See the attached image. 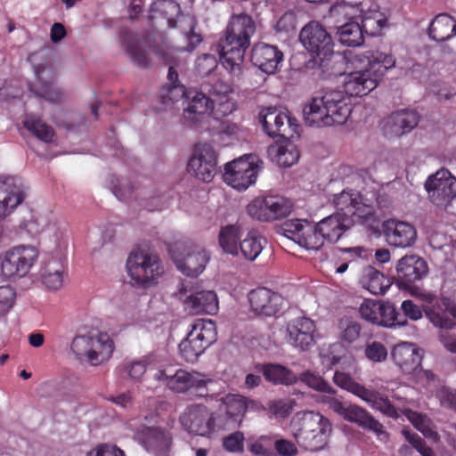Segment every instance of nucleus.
<instances>
[{
	"label": "nucleus",
	"mask_w": 456,
	"mask_h": 456,
	"mask_svg": "<svg viewBox=\"0 0 456 456\" xmlns=\"http://www.w3.org/2000/svg\"><path fill=\"white\" fill-rule=\"evenodd\" d=\"M354 224L349 215L336 212L313 224L306 219L286 221L281 228L284 235L308 250H318L324 241L337 242Z\"/></svg>",
	"instance_id": "1"
},
{
	"label": "nucleus",
	"mask_w": 456,
	"mask_h": 456,
	"mask_svg": "<svg viewBox=\"0 0 456 456\" xmlns=\"http://www.w3.org/2000/svg\"><path fill=\"white\" fill-rule=\"evenodd\" d=\"M255 31L256 24L250 15L240 13L231 17L224 37L217 45L221 62L231 75H241L245 53L250 45V39Z\"/></svg>",
	"instance_id": "2"
},
{
	"label": "nucleus",
	"mask_w": 456,
	"mask_h": 456,
	"mask_svg": "<svg viewBox=\"0 0 456 456\" xmlns=\"http://www.w3.org/2000/svg\"><path fill=\"white\" fill-rule=\"evenodd\" d=\"M352 110L350 97L343 91L330 90L311 98L303 109V117L309 126H338L346 122Z\"/></svg>",
	"instance_id": "3"
},
{
	"label": "nucleus",
	"mask_w": 456,
	"mask_h": 456,
	"mask_svg": "<svg viewBox=\"0 0 456 456\" xmlns=\"http://www.w3.org/2000/svg\"><path fill=\"white\" fill-rule=\"evenodd\" d=\"M126 269L133 284L143 289L156 285L164 273L160 258L156 254L144 250L130 253L126 260Z\"/></svg>",
	"instance_id": "4"
},
{
	"label": "nucleus",
	"mask_w": 456,
	"mask_h": 456,
	"mask_svg": "<svg viewBox=\"0 0 456 456\" xmlns=\"http://www.w3.org/2000/svg\"><path fill=\"white\" fill-rule=\"evenodd\" d=\"M168 252L177 269L189 277L200 275L209 260L203 248L187 240H178L170 244Z\"/></svg>",
	"instance_id": "5"
},
{
	"label": "nucleus",
	"mask_w": 456,
	"mask_h": 456,
	"mask_svg": "<svg viewBox=\"0 0 456 456\" xmlns=\"http://www.w3.org/2000/svg\"><path fill=\"white\" fill-rule=\"evenodd\" d=\"M217 338L216 323L211 320H198L191 325L185 338L179 344L181 356L194 362Z\"/></svg>",
	"instance_id": "6"
},
{
	"label": "nucleus",
	"mask_w": 456,
	"mask_h": 456,
	"mask_svg": "<svg viewBox=\"0 0 456 456\" xmlns=\"http://www.w3.org/2000/svg\"><path fill=\"white\" fill-rule=\"evenodd\" d=\"M70 347L77 358H85L90 364L97 366L111 357L114 343L106 333L77 335Z\"/></svg>",
	"instance_id": "7"
},
{
	"label": "nucleus",
	"mask_w": 456,
	"mask_h": 456,
	"mask_svg": "<svg viewBox=\"0 0 456 456\" xmlns=\"http://www.w3.org/2000/svg\"><path fill=\"white\" fill-rule=\"evenodd\" d=\"M413 296L423 302V311L436 327L450 330L455 325L456 303L448 297H437L430 291H418Z\"/></svg>",
	"instance_id": "8"
},
{
	"label": "nucleus",
	"mask_w": 456,
	"mask_h": 456,
	"mask_svg": "<svg viewBox=\"0 0 456 456\" xmlns=\"http://www.w3.org/2000/svg\"><path fill=\"white\" fill-rule=\"evenodd\" d=\"M299 38L314 63L322 69L326 68L334 54L333 40L326 29L318 22L312 21L302 28Z\"/></svg>",
	"instance_id": "9"
},
{
	"label": "nucleus",
	"mask_w": 456,
	"mask_h": 456,
	"mask_svg": "<svg viewBox=\"0 0 456 456\" xmlns=\"http://www.w3.org/2000/svg\"><path fill=\"white\" fill-rule=\"evenodd\" d=\"M292 209V201L278 194L256 197L247 206L248 216L260 222H273L286 218Z\"/></svg>",
	"instance_id": "10"
},
{
	"label": "nucleus",
	"mask_w": 456,
	"mask_h": 456,
	"mask_svg": "<svg viewBox=\"0 0 456 456\" xmlns=\"http://www.w3.org/2000/svg\"><path fill=\"white\" fill-rule=\"evenodd\" d=\"M182 426L191 434L208 436L213 432L225 428L223 417L218 412H209L207 406L192 405L181 416Z\"/></svg>",
	"instance_id": "11"
},
{
	"label": "nucleus",
	"mask_w": 456,
	"mask_h": 456,
	"mask_svg": "<svg viewBox=\"0 0 456 456\" xmlns=\"http://www.w3.org/2000/svg\"><path fill=\"white\" fill-rule=\"evenodd\" d=\"M183 115L187 125L191 128L203 131L212 118L214 100L203 92L189 89L187 100L183 101Z\"/></svg>",
	"instance_id": "12"
},
{
	"label": "nucleus",
	"mask_w": 456,
	"mask_h": 456,
	"mask_svg": "<svg viewBox=\"0 0 456 456\" xmlns=\"http://www.w3.org/2000/svg\"><path fill=\"white\" fill-rule=\"evenodd\" d=\"M38 256L37 249L33 246H17L6 251L1 261V271L5 278L25 276Z\"/></svg>",
	"instance_id": "13"
},
{
	"label": "nucleus",
	"mask_w": 456,
	"mask_h": 456,
	"mask_svg": "<svg viewBox=\"0 0 456 456\" xmlns=\"http://www.w3.org/2000/svg\"><path fill=\"white\" fill-rule=\"evenodd\" d=\"M427 262L419 256L406 255L396 265L395 280L400 289L410 291L413 296L416 290L423 291L416 283L428 275Z\"/></svg>",
	"instance_id": "14"
},
{
	"label": "nucleus",
	"mask_w": 456,
	"mask_h": 456,
	"mask_svg": "<svg viewBox=\"0 0 456 456\" xmlns=\"http://www.w3.org/2000/svg\"><path fill=\"white\" fill-rule=\"evenodd\" d=\"M430 200L437 207H446L456 197V178L446 168L430 175L425 183Z\"/></svg>",
	"instance_id": "15"
},
{
	"label": "nucleus",
	"mask_w": 456,
	"mask_h": 456,
	"mask_svg": "<svg viewBox=\"0 0 456 456\" xmlns=\"http://www.w3.org/2000/svg\"><path fill=\"white\" fill-rule=\"evenodd\" d=\"M286 113L274 107H267L259 112V122L264 132L270 137L290 138L294 136L297 125Z\"/></svg>",
	"instance_id": "16"
},
{
	"label": "nucleus",
	"mask_w": 456,
	"mask_h": 456,
	"mask_svg": "<svg viewBox=\"0 0 456 456\" xmlns=\"http://www.w3.org/2000/svg\"><path fill=\"white\" fill-rule=\"evenodd\" d=\"M216 153L208 143H203L195 148L190 159L187 170L198 179L209 183L212 181L216 167Z\"/></svg>",
	"instance_id": "17"
},
{
	"label": "nucleus",
	"mask_w": 456,
	"mask_h": 456,
	"mask_svg": "<svg viewBox=\"0 0 456 456\" xmlns=\"http://www.w3.org/2000/svg\"><path fill=\"white\" fill-rule=\"evenodd\" d=\"M256 177L257 165L247 159H235L224 167V181L239 191L246 190L255 183Z\"/></svg>",
	"instance_id": "18"
},
{
	"label": "nucleus",
	"mask_w": 456,
	"mask_h": 456,
	"mask_svg": "<svg viewBox=\"0 0 456 456\" xmlns=\"http://www.w3.org/2000/svg\"><path fill=\"white\" fill-rule=\"evenodd\" d=\"M248 298L250 310L257 316H274L281 311L283 305L281 295L265 287L252 289Z\"/></svg>",
	"instance_id": "19"
},
{
	"label": "nucleus",
	"mask_w": 456,
	"mask_h": 456,
	"mask_svg": "<svg viewBox=\"0 0 456 456\" xmlns=\"http://www.w3.org/2000/svg\"><path fill=\"white\" fill-rule=\"evenodd\" d=\"M286 338L289 345L302 351L315 344V322L307 317H298L287 324Z\"/></svg>",
	"instance_id": "20"
},
{
	"label": "nucleus",
	"mask_w": 456,
	"mask_h": 456,
	"mask_svg": "<svg viewBox=\"0 0 456 456\" xmlns=\"http://www.w3.org/2000/svg\"><path fill=\"white\" fill-rule=\"evenodd\" d=\"M378 84L379 80L367 66L345 75L343 92L348 97H362L375 89Z\"/></svg>",
	"instance_id": "21"
},
{
	"label": "nucleus",
	"mask_w": 456,
	"mask_h": 456,
	"mask_svg": "<svg viewBox=\"0 0 456 456\" xmlns=\"http://www.w3.org/2000/svg\"><path fill=\"white\" fill-rule=\"evenodd\" d=\"M252 64L266 74H274L283 61V53L273 45L256 44L251 50Z\"/></svg>",
	"instance_id": "22"
},
{
	"label": "nucleus",
	"mask_w": 456,
	"mask_h": 456,
	"mask_svg": "<svg viewBox=\"0 0 456 456\" xmlns=\"http://www.w3.org/2000/svg\"><path fill=\"white\" fill-rule=\"evenodd\" d=\"M384 234L389 245L398 248L411 246L417 239V232L409 223L388 219L383 223Z\"/></svg>",
	"instance_id": "23"
},
{
	"label": "nucleus",
	"mask_w": 456,
	"mask_h": 456,
	"mask_svg": "<svg viewBox=\"0 0 456 456\" xmlns=\"http://www.w3.org/2000/svg\"><path fill=\"white\" fill-rule=\"evenodd\" d=\"M391 356L395 364L404 374H413L421 364L420 350L413 343H398L393 347Z\"/></svg>",
	"instance_id": "24"
},
{
	"label": "nucleus",
	"mask_w": 456,
	"mask_h": 456,
	"mask_svg": "<svg viewBox=\"0 0 456 456\" xmlns=\"http://www.w3.org/2000/svg\"><path fill=\"white\" fill-rule=\"evenodd\" d=\"M24 199L23 188L16 178L0 180V219L9 216Z\"/></svg>",
	"instance_id": "25"
},
{
	"label": "nucleus",
	"mask_w": 456,
	"mask_h": 456,
	"mask_svg": "<svg viewBox=\"0 0 456 456\" xmlns=\"http://www.w3.org/2000/svg\"><path fill=\"white\" fill-rule=\"evenodd\" d=\"M324 416L313 411H301L297 413L291 422L293 436L299 446L305 448L309 441L314 442L310 437L311 431L318 428V425L322 421Z\"/></svg>",
	"instance_id": "26"
},
{
	"label": "nucleus",
	"mask_w": 456,
	"mask_h": 456,
	"mask_svg": "<svg viewBox=\"0 0 456 456\" xmlns=\"http://www.w3.org/2000/svg\"><path fill=\"white\" fill-rule=\"evenodd\" d=\"M345 419L374 433L380 441L387 442L389 439V434L385 427L368 411L358 405L349 404Z\"/></svg>",
	"instance_id": "27"
},
{
	"label": "nucleus",
	"mask_w": 456,
	"mask_h": 456,
	"mask_svg": "<svg viewBox=\"0 0 456 456\" xmlns=\"http://www.w3.org/2000/svg\"><path fill=\"white\" fill-rule=\"evenodd\" d=\"M419 115L416 110H402L393 112L385 123V132L391 136H402L417 126Z\"/></svg>",
	"instance_id": "28"
},
{
	"label": "nucleus",
	"mask_w": 456,
	"mask_h": 456,
	"mask_svg": "<svg viewBox=\"0 0 456 456\" xmlns=\"http://www.w3.org/2000/svg\"><path fill=\"white\" fill-rule=\"evenodd\" d=\"M191 314H215L218 310V299L213 290H201L190 295L184 301Z\"/></svg>",
	"instance_id": "29"
},
{
	"label": "nucleus",
	"mask_w": 456,
	"mask_h": 456,
	"mask_svg": "<svg viewBox=\"0 0 456 456\" xmlns=\"http://www.w3.org/2000/svg\"><path fill=\"white\" fill-rule=\"evenodd\" d=\"M360 284L371 294L384 295L390 288L391 281L376 268L367 265L362 269Z\"/></svg>",
	"instance_id": "30"
},
{
	"label": "nucleus",
	"mask_w": 456,
	"mask_h": 456,
	"mask_svg": "<svg viewBox=\"0 0 456 456\" xmlns=\"http://www.w3.org/2000/svg\"><path fill=\"white\" fill-rule=\"evenodd\" d=\"M197 20L195 17L190 13H183L175 19L174 25H170L171 28H179L182 34L185 37L188 45L186 50L189 52L193 51L197 45L202 41V37L200 33L195 31Z\"/></svg>",
	"instance_id": "31"
},
{
	"label": "nucleus",
	"mask_w": 456,
	"mask_h": 456,
	"mask_svg": "<svg viewBox=\"0 0 456 456\" xmlns=\"http://www.w3.org/2000/svg\"><path fill=\"white\" fill-rule=\"evenodd\" d=\"M223 404L224 406L226 420L224 421V417H222L223 422L225 423V428L230 423L233 425L240 424L248 408L247 398L240 395H228L224 399ZM220 414L223 415L222 413Z\"/></svg>",
	"instance_id": "32"
},
{
	"label": "nucleus",
	"mask_w": 456,
	"mask_h": 456,
	"mask_svg": "<svg viewBox=\"0 0 456 456\" xmlns=\"http://www.w3.org/2000/svg\"><path fill=\"white\" fill-rule=\"evenodd\" d=\"M268 156L280 167H291L299 159V151L292 142L272 144L267 150Z\"/></svg>",
	"instance_id": "33"
},
{
	"label": "nucleus",
	"mask_w": 456,
	"mask_h": 456,
	"mask_svg": "<svg viewBox=\"0 0 456 456\" xmlns=\"http://www.w3.org/2000/svg\"><path fill=\"white\" fill-rule=\"evenodd\" d=\"M37 76V83L30 86V91L36 96L45 99L50 102H59L62 99V93L60 89L54 86L53 81H46L43 78L42 74L45 69L37 67L35 69Z\"/></svg>",
	"instance_id": "34"
},
{
	"label": "nucleus",
	"mask_w": 456,
	"mask_h": 456,
	"mask_svg": "<svg viewBox=\"0 0 456 456\" xmlns=\"http://www.w3.org/2000/svg\"><path fill=\"white\" fill-rule=\"evenodd\" d=\"M180 14V4L174 0H157L151 4L150 8L151 20H166L167 27L174 25V21Z\"/></svg>",
	"instance_id": "35"
},
{
	"label": "nucleus",
	"mask_w": 456,
	"mask_h": 456,
	"mask_svg": "<svg viewBox=\"0 0 456 456\" xmlns=\"http://www.w3.org/2000/svg\"><path fill=\"white\" fill-rule=\"evenodd\" d=\"M122 45L126 47V52L134 65L146 69L150 64L149 54L142 42L135 38L130 33L126 34L121 39Z\"/></svg>",
	"instance_id": "36"
},
{
	"label": "nucleus",
	"mask_w": 456,
	"mask_h": 456,
	"mask_svg": "<svg viewBox=\"0 0 456 456\" xmlns=\"http://www.w3.org/2000/svg\"><path fill=\"white\" fill-rule=\"evenodd\" d=\"M364 56L367 65L373 75L379 81L386 71L395 65V59L390 53H385L379 51H369Z\"/></svg>",
	"instance_id": "37"
},
{
	"label": "nucleus",
	"mask_w": 456,
	"mask_h": 456,
	"mask_svg": "<svg viewBox=\"0 0 456 456\" xmlns=\"http://www.w3.org/2000/svg\"><path fill=\"white\" fill-rule=\"evenodd\" d=\"M453 18L448 13L437 14L430 22L428 34L429 37L437 42H444L452 38V23Z\"/></svg>",
	"instance_id": "38"
},
{
	"label": "nucleus",
	"mask_w": 456,
	"mask_h": 456,
	"mask_svg": "<svg viewBox=\"0 0 456 456\" xmlns=\"http://www.w3.org/2000/svg\"><path fill=\"white\" fill-rule=\"evenodd\" d=\"M361 399L365 401L372 409L380 411L382 414L396 419L398 412L387 396H383L380 393L366 388Z\"/></svg>",
	"instance_id": "39"
},
{
	"label": "nucleus",
	"mask_w": 456,
	"mask_h": 456,
	"mask_svg": "<svg viewBox=\"0 0 456 456\" xmlns=\"http://www.w3.org/2000/svg\"><path fill=\"white\" fill-rule=\"evenodd\" d=\"M24 127L38 140L50 142L55 134L53 128L45 123L40 117L33 114L27 115L23 120Z\"/></svg>",
	"instance_id": "40"
},
{
	"label": "nucleus",
	"mask_w": 456,
	"mask_h": 456,
	"mask_svg": "<svg viewBox=\"0 0 456 456\" xmlns=\"http://www.w3.org/2000/svg\"><path fill=\"white\" fill-rule=\"evenodd\" d=\"M263 375L265 379L274 384L293 385L297 381V377L290 370L281 364H265Z\"/></svg>",
	"instance_id": "41"
},
{
	"label": "nucleus",
	"mask_w": 456,
	"mask_h": 456,
	"mask_svg": "<svg viewBox=\"0 0 456 456\" xmlns=\"http://www.w3.org/2000/svg\"><path fill=\"white\" fill-rule=\"evenodd\" d=\"M240 237V226L239 224H228L223 226L219 232L218 240L223 250L228 254L238 255V240Z\"/></svg>",
	"instance_id": "42"
},
{
	"label": "nucleus",
	"mask_w": 456,
	"mask_h": 456,
	"mask_svg": "<svg viewBox=\"0 0 456 456\" xmlns=\"http://www.w3.org/2000/svg\"><path fill=\"white\" fill-rule=\"evenodd\" d=\"M340 43L347 46H360L363 44L364 37L360 23L348 21L338 29Z\"/></svg>",
	"instance_id": "43"
},
{
	"label": "nucleus",
	"mask_w": 456,
	"mask_h": 456,
	"mask_svg": "<svg viewBox=\"0 0 456 456\" xmlns=\"http://www.w3.org/2000/svg\"><path fill=\"white\" fill-rule=\"evenodd\" d=\"M64 266L57 260L50 261L42 273V282L53 290L61 288L63 283Z\"/></svg>",
	"instance_id": "44"
},
{
	"label": "nucleus",
	"mask_w": 456,
	"mask_h": 456,
	"mask_svg": "<svg viewBox=\"0 0 456 456\" xmlns=\"http://www.w3.org/2000/svg\"><path fill=\"white\" fill-rule=\"evenodd\" d=\"M331 430L332 425L330 421L324 417L322 421L319 423L318 428L311 431L310 437H313L314 442L309 441V443L305 444V449L312 452L323 449L329 442Z\"/></svg>",
	"instance_id": "45"
},
{
	"label": "nucleus",
	"mask_w": 456,
	"mask_h": 456,
	"mask_svg": "<svg viewBox=\"0 0 456 456\" xmlns=\"http://www.w3.org/2000/svg\"><path fill=\"white\" fill-rule=\"evenodd\" d=\"M262 239L254 231L248 233L240 243V249L245 259L254 261L260 255L263 250Z\"/></svg>",
	"instance_id": "46"
},
{
	"label": "nucleus",
	"mask_w": 456,
	"mask_h": 456,
	"mask_svg": "<svg viewBox=\"0 0 456 456\" xmlns=\"http://www.w3.org/2000/svg\"><path fill=\"white\" fill-rule=\"evenodd\" d=\"M339 339L343 344L351 345L355 342L361 335V324L351 318H342L338 322Z\"/></svg>",
	"instance_id": "47"
},
{
	"label": "nucleus",
	"mask_w": 456,
	"mask_h": 456,
	"mask_svg": "<svg viewBox=\"0 0 456 456\" xmlns=\"http://www.w3.org/2000/svg\"><path fill=\"white\" fill-rule=\"evenodd\" d=\"M195 379H198V372L191 373L179 369L167 379V387L176 392H184L191 389Z\"/></svg>",
	"instance_id": "48"
},
{
	"label": "nucleus",
	"mask_w": 456,
	"mask_h": 456,
	"mask_svg": "<svg viewBox=\"0 0 456 456\" xmlns=\"http://www.w3.org/2000/svg\"><path fill=\"white\" fill-rule=\"evenodd\" d=\"M204 130L209 131L212 134L230 137L238 134L239 127L237 124L230 119L213 117L210 118V122L205 126Z\"/></svg>",
	"instance_id": "49"
},
{
	"label": "nucleus",
	"mask_w": 456,
	"mask_h": 456,
	"mask_svg": "<svg viewBox=\"0 0 456 456\" xmlns=\"http://www.w3.org/2000/svg\"><path fill=\"white\" fill-rule=\"evenodd\" d=\"M407 321L396 310V308L389 304H380V314L379 315L378 325L385 327L404 326Z\"/></svg>",
	"instance_id": "50"
},
{
	"label": "nucleus",
	"mask_w": 456,
	"mask_h": 456,
	"mask_svg": "<svg viewBox=\"0 0 456 456\" xmlns=\"http://www.w3.org/2000/svg\"><path fill=\"white\" fill-rule=\"evenodd\" d=\"M354 216L362 224L373 227L379 223V218L373 206L362 203L359 200L355 204L350 217Z\"/></svg>",
	"instance_id": "51"
},
{
	"label": "nucleus",
	"mask_w": 456,
	"mask_h": 456,
	"mask_svg": "<svg viewBox=\"0 0 456 456\" xmlns=\"http://www.w3.org/2000/svg\"><path fill=\"white\" fill-rule=\"evenodd\" d=\"M358 200H360L358 192L352 190H344L334 196L333 203L338 210L337 212L346 213L350 216Z\"/></svg>",
	"instance_id": "52"
},
{
	"label": "nucleus",
	"mask_w": 456,
	"mask_h": 456,
	"mask_svg": "<svg viewBox=\"0 0 456 456\" xmlns=\"http://www.w3.org/2000/svg\"><path fill=\"white\" fill-rule=\"evenodd\" d=\"M150 363L148 356H143L141 359L127 362L122 366V373L126 375L129 379L134 381H140L147 370V366Z\"/></svg>",
	"instance_id": "53"
},
{
	"label": "nucleus",
	"mask_w": 456,
	"mask_h": 456,
	"mask_svg": "<svg viewBox=\"0 0 456 456\" xmlns=\"http://www.w3.org/2000/svg\"><path fill=\"white\" fill-rule=\"evenodd\" d=\"M334 383L339 387L347 390L348 392L357 395L361 398L366 387L358 382L347 373L336 370L333 377Z\"/></svg>",
	"instance_id": "54"
},
{
	"label": "nucleus",
	"mask_w": 456,
	"mask_h": 456,
	"mask_svg": "<svg viewBox=\"0 0 456 456\" xmlns=\"http://www.w3.org/2000/svg\"><path fill=\"white\" fill-rule=\"evenodd\" d=\"M299 379L305 383L309 387L327 394H335L333 387L322 377L310 371H305L300 374Z\"/></svg>",
	"instance_id": "55"
},
{
	"label": "nucleus",
	"mask_w": 456,
	"mask_h": 456,
	"mask_svg": "<svg viewBox=\"0 0 456 456\" xmlns=\"http://www.w3.org/2000/svg\"><path fill=\"white\" fill-rule=\"evenodd\" d=\"M188 90L183 85H168L162 89L161 98L164 104H169L180 101L187 100Z\"/></svg>",
	"instance_id": "56"
},
{
	"label": "nucleus",
	"mask_w": 456,
	"mask_h": 456,
	"mask_svg": "<svg viewBox=\"0 0 456 456\" xmlns=\"http://www.w3.org/2000/svg\"><path fill=\"white\" fill-rule=\"evenodd\" d=\"M245 436L241 431H235L222 440L223 448L232 453H242L244 452Z\"/></svg>",
	"instance_id": "57"
},
{
	"label": "nucleus",
	"mask_w": 456,
	"mask_h": 456,
	"mask_svg": "<svg viewBox=\"0 0 456 456\" xmlns=\"http://www.w3.org/2000/svg\"><path fill=\"white\" fill-rule=\"evenodd\" d=\"M359 313L365 321L378 324L380 303L371 299H364L359 307Z\"/></svg>",
	"instance_id": "58"
},
{
	"label": "nucleus",
	"mask_w": 456,
	"mask_h": 456,
	"mask_svg": "<svg viewBox=\"0 0 456 456\" xmlns=\"http://www.w3.org/2000/svg\"><path fill=\"white\" fill-rule=\"evenodd\" d=\"M403 436L415 448L421 456H436L432 448L427 446L425 441L416 433H412L409 429L402 430Z\"/></svg>",
	"instance_id": "59"
},
{
	"label": "nucleus",
	"mask_w": 456,
	"mask_h": 456,
	"mask_svg": "<svg viewBox=\"0 0 456 456\" xmlns=\"http://www.w3.org/2000/svg\"><path fill=\"white\" fill-rule=\"evenodd\" d=\"M216 67V58L209 53L199 56L195 62V71L200 77L208 76Z\"/></svg>",
	"instance_id": "60"
},
{
	"label": "nucleus",
	"mask_w": 456,
	"mask_h": 456,
	"mask_svg": "<svg viewBox=\"0 0 456 456\" xmlns=\"http://www.w3.org/2000/svg\"><path fill=\"white\" fill-rule=\"evenodd\" d=\"M144 442L152 446H160L167 440V432L160 428L144 427L141 431Z\"/></svg>",
	"instance_id": "61"
},
{
	"label": "nucleus",
	"mask_w": 456,
	"mask_h": 456,
	"mask_svg": "<svg viewBox=\"0 0 456 456\" xmlns=\"http://www.w3.org/2000/svg\"><path fill=\"white\" fill-rule=\"evenodd\" d=\"M294 402L289 399L270 401L269 412L276 418H287L293 411Z\"/></svg>",
	"instance_id": "62"
},
{
	"label": "nucleus",
	"mask_w": 456,
	"mask_h": 456,
	"mask_svg": "<svg viewBox=\"0 0 456 456\" xmlns=\"http://www.w3.org/2000/svg\"><path fill=\"white\" fill-rule=\"evenodd\" d=\"M435 395L441 406L456 411V389L444 386L436 389Z\"/></svg>",
	"instance_id": "63"
},
{
	"label": "nucleus",
	"mask_w": 456,
	"mask_h": 456,
	"mask_svg": "<svg viewBox=\"0 0 456 456\" xmlns=\"http://www.w3.org/2000/svg\"><path fill=\"white\" fill-rule=\"evenodd\" d=\"M385 23L386 20L384 19H377L371 15H365L362 19V23L360 26L363 34L365 33L371 37H375L380 33L381 28L384 27Z\"/></svg>",
	"instance_id": "64"
}]
</instances>
